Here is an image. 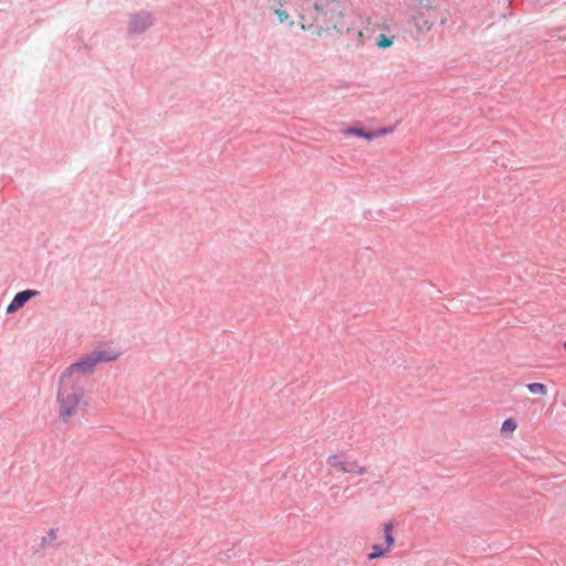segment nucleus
Wrapping results in <instances>:
<instances>
[{
  "instance_id": "obj_13",
  "label": "nucleus",
  "mask_w": 566,
  "mask_h": 566,
  "mask_svg": "<svg viewBox=\"0 0 566 566\" xmlns=\"http://www.w3.org/2000/svg\"><path fill=\"white\" fill-rule=\"evenodd\" d=\"M394 44V36L387 34H379L376 39V45L379 49H387Z\"/></svg>"
},
{
  "instance_id": "obj_3",
  "label": "nucleus",
  "mask_w": 566,
  "mask_h": 566,
  "mask_svg": "<svg viewBox=\"0 0 566 566\" xmlns=\"http://www.w3.org/2000/svg\"><path fill=\"white\" fill-rule=\"evenodd\" d=\"M448 11H440L437 0H410L408 17L418 33H428L437 20L444 25L448 22Z\"/></svg>"
},
{
  "instance_id": "obj_6",
  "label": "nucleus",
  "mask_w": 566,
  "mask_h": 566,
  "mask_svg": "<svg viewBox=\"0 0 566 566\" xmlns=\"http://www.w3.org/2000/svg\"><path fill=\"white\" fill-rule=\"evenodd\" d=\"M394 132L392 126H386L382 128H376L373 130H365L360 125L354 127L343 128L340 135L343 138H364L367 140L379 139L387 137Z\"/></svg>"
},
{
  "instance_id": "obj_1",
  "label": "nucleus",
  "mask_w": 566,
  "mask_h": 566,
  "mask_svg": "<svg viewBox=\"0 0 566 566\" xmlns=\"http://www.w3.org/2000/svg\"><path fill=\"white\" fill-rule=\"evenodd\" d=\"M119 357L113 350H94L71 364L61 374L56 390V411L60 420L67 423L87 406L85 386L98 363L114 361Z\"/></svg>"
},
{
  "instance_id": "obj_9",
  "label": "nucleus",
  "mask_w": 566,
  "mask_h": 566,
  "mask_svg": "<svg viewBox=\"0 0 566 566\" xmlns=\"http://www.w3.org/2000/svg\"><path fill=\"white\" fill-rule=\"evenodd\" d=\"M394 522H388L384 524V534H385V547H388V551L391 549L395 538L392 535Z\"/></svg>"
},
{
  "instance_id": "obj_14",
  "label": "nucleus",
  "mask_w": 566,
  "mask_h": 566,
  "mask_svg": "<svg viewBox=\"0 0 566 566\" xmlns=\"http://www.w3.org/2000/svg\"><path fill=\"white\" fill-rule=\"evenodd\" d=\"M526 387L528 391L534 395H545L547 391L546 386L541 382H531Z\"/></svg>"
},
{
  "instance_id": "obj_2",
  "label": "nucleus",
  "mask_w": 566,
  "mask_h": 566,
  "mask_svg": "<svg viewBox=\"0 0 566 566\" xmlns=\"http://www.w3.org/2000/svg\"><path fill=\"white\" fill-rule=\"evenodd\" d=\"M307 11L312 9L311 19L317 23L321 29L335 30L343 33L349 29L346 19L344 6L336 0H319V2H311L306 4Z\"/></svg>"
},
{
  "instance_id": "obj_12",
  "label": "nucleus",
  "mask_w": 566,
  "mask_h": 566,
  "mask_svg": "<svg viewBox=\"0 0 566 566\" xmlns=\"http://www.w3.org/2000/svg\"><path fill=\"white\" fill-rule=\"evenodd\" d=\"M517 427V422L513 418H507L504 420L501 427V433L504 436L511 434L515 431Z\"/></svg>"
},
{
  "instance_id": "obj_10",
  "label": "nucleus",
  "mask_w": 566,
  "mask_h": 566,
  "mask_svg": "<svg viewBox=\"0 0 566 566\" xmlns=\"http://www.w3.org/2000/svg\"><path fill=\"white\" fill-rule=\"evenodd\" d=\"M388 547H385L382 544H374L371 546V552L368 554V559L374 560L379 557H382L386 553H388Z\"/></svg>"
},
{
  "instance_id": "obj_7",
  "label": "nucleus",
  "mask_w": 566,
  "mask_h": 566,
  "mask_svg": "<svg viewBox=\"0 0 566 566\" xmlns=\"http://www.w3.org/2000/svg\"><path fill=\"white\" fill-rule=\"evenodd\" d=\"M269 7L274 11L280 23H284L289 20V13L282 9V7L292 4L301 8L298 15L301 20H305L307 9L305 4H310V0H268Z\"/></svg>"
},
{
  "instance_id": "obj_5",
  "label": "nucleus",
  "mask_w": 566,
  "mask_h": 566,
  "mask_svg": "<svg viewBox=\"0 0 566 566\" xmlns=\"http://www.w3.org/2000/svg\"><path fill=\"white\" fill-rule=\"evenodd\" d=\"M156 22V17L153 12L142 10L129 14L127 29L128 32L139 35L149 30Z\"/></svg>"
},
{
  "instance_id": "obj_11",
  "label": "nucleus",
  "mask_w": 566,
  "mask_h": 566,
  "mask_svg": "<svg viewBox=\"0 0 566 566\" xmlns=\"http://www.w3.org/2000/svg\"><path fill=\"white\" fill-rule=\"evenodd\" d=\"M57 537V530L51 528L45 536L42 537L40 546L46 548L51 546Z\"/></svg>"
},
{
  "instance_id": "obj_4",
  "label": "nucleus",
  "mask_w": 566,
  "mask_h": 566,
  "mask_svg": "<svg viewBox=\"0 0 566 566\" xmlns=\"http://www.w3.org/2000/svg\"><path fill=\"white\" fill-rule=\"evenodd\" d=\"M326 463L328 467L340 473H355L363 475L367 472V468L365 465H358L356 460L350 459L347 451H339L328 455Z\"/></svg>"
},
{
  "instance_id": "obj_8",
  "label": "nucleus",
  "mask_w": 566,
  "mask_h": 566,
  "mask_svg": "<svg viewBox=\"0 0 566 566\" xmlns=\"http://www.w3.org/2000/svg\"><path fill=\"white\" fill-rule=\"evenodd\" d=\"M39 292L35 290H24L21 292H18L13 300L10 302V304L7 307V313L11 314L18 311L19 308L23 307L27 302H29L32 297L38 295Z\"/></svg>"
}]
</instances>
